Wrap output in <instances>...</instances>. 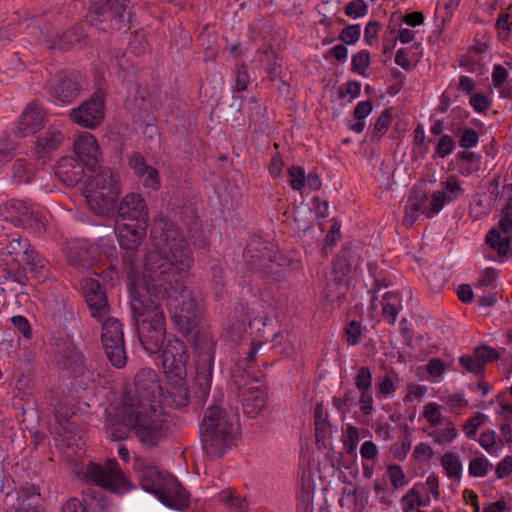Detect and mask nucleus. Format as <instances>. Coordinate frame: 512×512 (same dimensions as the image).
I'll return each instance as SVG.
<instances>
[{"label":"nucleus","instance_id":"62","mask_svg":"<svg viewBox=\"0 0 512 512\" xmlns=\"http://www.w3.org/2000/svg\"><path fill=\"white\" fill-rule=\"evenodd\" d=\"M17 144L10 138L0 139V164L7 163L15 156Z\"/></svg>","mask_w":512,"mask_h":512},{"label":"nucleus","instance_id":"23","mask_svg":"<svg viewBox=\"0 0 512 512\" xmlns=\"http://www.w3.org/2000/svg\"><path fill=\"white\" fill-rule=\"evenodd\" d=\"M55 358L60 365L69 369L76 377L84 375L87 370L83 354L76 347L67 342H62L57 345Z\"/></svg>","mask_w":512,"mask_h":512},{"label":"nucleus","instance_id":"21","mask_svg":"<svg viewBox=\"0 0 512 512\" xmlns=\"http://www.w3.org/2000/svg\"><path fill=\"white\" fill-rule=\"evenodd\" d=\"M499 359V353L488 345H482L474 349L472 354L460 357L459 363L469 373L482 374L487 363Z\"/></svg>","mask_w":512,"mask_h":512},{"label":"nucleus","instance_id":"31","mask_svg":"<svg viewBox=\"0 0 512 512\" xmlns=\"http://www.w3.org/2000/svg\"><path fill=\"white\" fill-rule=\"evenodd\" d=\"M29 246V241L17 234L7 235L0 239V255L10 256L13 261L19 263Z\"/></svg>","mask_w":512,"mask_h":512},{"label":"nucleus","instance_id":"27","mask_svg":"<svg viewBox=\"0 0 512 512\" xmlns=\"http://www.w3.org/2000/svg\"><path fill=\"white\" fill-rule=\"evenodd\" d=\"M157 498L172 509L182 510L188 506V493L174 476L168 477L166 486L159 492Z\"/></svg>","mask_w":512,"mask_h":512},{"label":"nucleus","instance_id":"4","mask_svg":"<svg viewBox=\"0 0 512 512\" xmlns=\"http://www.w3.org/2000/svg\"><path fill=\"white\" fill-rule=\"evenodd\" d=\"M261 346V342H252L246 356L236 361L231 369L233 383L239 390H243V410L250 417L258 415L266 407L268 399L267 388L256 375L254 365Z\"/></svg>","mask_w":512,"mask_h":512},{"label":"nucleus","instance_id":"32","mask_svg":"<svg viewBox=\"0 0 512 512\" xmlns=\"http://www.w3.org/2000/svg\"><path fill=\"white\" fill-rule=\"evenodd\" d=\"M428 196L425 193L414 195L410 198L405 206V215L403 217V224L407 227H412L419 218L420 213L426 216V209H429Z\"/></svg>","mask_w":512,"mask_h":512},{"label":"nucleus","instance_id":"51","mask_svg":"<svg viewBox=\"0 0 512 512\" xmlns=\"http://www.w3.org/2000/svg\"><path fill=\"white\" fill-rule=\"evenodd\" d=\"M496 229L500 231L502 236L512 234V204L507 203L501 209L498 228Z\"/></svg>","mask_w":512,"mask_h":512},{"label":"nucleus","instance_id":"22","mask_svg":"<svg viewBox=\"0 0 512 512\" xmlns=\"http://www.w3.org/2000/svg\"><path fill=\"white\" fill-rule=\"evenodd\" d=\"M20 493L26 497V500L20 501L17 493H6L4 502L8 508L13 512H42L36 503L39 493L35 485L28 482L21 484Z\"/></svg>","mask_w":512,"mask_h":512},{"label":"nucleus","instance_id":"47","mask_svg":"<svg viewBox=\"0 0 512 512\" xmlns=\"http://www.w3.org/2000/svg\"><path fill=\"white\" fill-rule=\"evenodd\" d=\"M370 66V53L368 50H361L354 54L351 59V71L366 76V70Z\"/></svg>","mask_w":512,"mask_h":512},{"label":"nucleus","instance_id":"29","mask_svg":"<svg viewBox=\"0 0 512 512\" xmlns=\"http://www.w3.org/2000/svg\"><path fill=\"white\" fill-rule=\"evenodd\" d=\"M168 477L173 476L159 471L155 466H145L139 474L143 489L155 496L166 486Z\"/></svg>","mask_w":512,"mask_h":512},{"label":"nucleus","instance_id":"26","mask_svg":"<svg viewBox=\"0 0 512 512\" xmlns=\"http://www.w3.org/2000/svg\"><path fill=\"white\" fill-rule=\"evenodd\" d=\"M74 152L79 161L87 166L88 169H94L97 165L99 149L96 138L88 132L80 134L74 141Z\"/></svg>","mask_w":512,"mask_h":512},{"label":"nucleus","instance_id":"52","mask_svg":"<svg viewBox=\"0 0 512 512\" xmlns=\"http://www.w3.org/2000/svg\"><path fill=\"white\" fill-rule=\"evenodd\" d=\"M305 170L293 165L288 169V183L294 190L301 191L305 187Z\"/></svg>","mask_w":512,"mask_h":512},{"label":"nucleus","instance_id":"30","mask_svg":"<svg viewBox=\"0 0 512 512\" xmlns=\"http://www.w3.org/2000/svg\"><path fill=\"white\" fill-rule=\"evenodd\" d=\"M64 141L65 136L62 132L55 128H49L38 137L35 152L39 157H45L50 152L58 150Z\"/></svg>","mask_w":512,"mask_h":512},{"label":"nucleus","instance_id":"5","mask_svg":"<svg viewBox=\"0 0 512 512\" xmlns=\"http://www.w3.org/2000/svg\"><path fill=\"white\" fill-rule=\"evenodd\" d=\"M237 430L229 413L217 405L209 406L200 425L203 450L212 458L222 457L234 444Z\"/></svg>","mask_w":512,"mask_h":512},{"label":"nucleus","instance_id":"19","mask_svg":"<svg viewBox=\"0 0 512 512\" xmlns=\"http://www.w3.org/2000/svg\"><path fill=\"white\" fill-rule=\"evenodd\" d=\"M463 192L458 178L454 175L449 176L440 183V189L433 191L428 196L429 209H426V217L432 218L437 215L446 205L455 201Z\"/></svg>","mask_w":512,"mask_h":512},{"label":"nucleus","instance_id":"15","mask_svg":"<svg viewBox=\"0 0 512 512\" xmlns=\"http://www.w3.org/2000/svg\"><path fill=\"white\" fill-rule=\"evenodd\" d=\"M104 102V92L97 90L88 100L70 112L71 121L85 128H95L104 118Z\"/></svg>","mask_w":512,"mask_h":512},{"label":"nucleus","instance_id":"12","mask_svg":"<svg viewBox=\"0 0 512 512\" xmlns=\"http://www.w3.org/2000/svg\"><path fill=\"white\" fill-rule=\"evenodd\" d=\"M129 3L130 0H98L91 5L86 20L93 26H99L110 19L120 28L130 20Z\"/></svg>","mask_w":512,"mask_h":512},{"label":"nucleus","instance_id":"34","mask_svg":"<svg viewBox=\"0 0 512 512\" xmlns=\"http://www.w3.org/2000/svg\"><path fill=\"white\" fill-rule=\"evenodd\" d=\"M485 242L491 249L496 250L500 257H503L512 249V233L502 236L499 230L491 229L486 235Z\"/></svg>","mask_w":512,"mask_h":512},{"label":"nucleus","instance_id":"10","mask_svg":"<svg viewBox=\"0 0 512 512\" xmlns=\"http://www.w3.org/2000/svg\"><path fill=\"white\" fill-rule=\"evenodd\" d=\"M195 346L199 350L196 366V386L201 398L208 397L211 389L215 341L208 331L198 332L195 336Z\"/></svg>","mask_w":512,"mask_h":512},{"label":"nucleus","instance_id":"14","mask_svg":"<svg viewBox=\"0 0 512 512\" xmlns=\"http://www.w3.org/2000/svg\"><path fill=\"white\" fill-rule=\"evenodd\" d=\"M189 358L184 341L168 339L162 352L164 373L169 379H184L187 375L186 364Z\"/></svg>","mask_w":512,"mask_h":512},{"label":"nucleus","instance_id":"48","mask_svg":"<svg viewBox=\"0 0 512 512\" xmlns=\"http://www.w3.org/2000/svg\"><path fill=\"white\" fill-rule=\"evenodd\" d=\"M493 469V465L484 456L475 457L469 463V474L473 477H484Z\"/></svg>","mask_w":512,"mask_h":512},{"label":"nucleus","instance_id":"37","mask_svg":"<svg viewBox=\"0 0 512 512\" xmlns=\"http://www.w3.org/2000/svg\"><path fill=\"white\" fill-rule=\"evenodd\" d=\"M219 499L230 509L231 512H246L248 502L245 498L235 494L231 489H225L219 493Z\"/></svg>","mask_w":512,"mask_h":512},{"label":"nucleus","instance_id":"13","mask_svg":"<svg viewBox=\"0 0 512 512\" xmlns=\"http://www.w3.org/2000/svg\"><path fill=\"white\" fill-rule=\"evenodd\" d=\"M85 84L82 76L75 71H60L48 84V93L54 101L70 104L74 101Z\"/></svg>","mask_w":512,"mask_h":512},{"label":"nucleus","instance_id":"20","mask_svg":"<svg viewBox=\"0 0 512 512\" xmlns=\"http://www.w3.org/2000/svg\"><path fill=\"white\" fill-rule=\"evenodd\" d=\"M124 404L107 410L105 432L106 437L111 441H122L129 437V431L136 435L138 424H128L124 419Z\"/></svg>","mask_w":512,"mask_h":512},{"label":"nucleus","instance_id":"49","mask_svg":"<svg viewBox=\"0 0 512 512\" xmlns=\"http://www.w3.org/2000/svg\"><path fill=\"white\" fill-rule=\"evenodd\" d=\"M424 418L428 421L430 426L436 427L441 424H447V419L439 411V405L436 403H428L424 407L423 411Z\"/></svg>","mask_w":512,"mask_h":512},{"label":"nucleus","instance_id":"16","mask_svg":"<svg viewBox=\"0 0 512 512\" xmlns=\"http://www.w3.org/2000/svg\"><path fill=\"white\" fill-rule=\"evenodd\" d=\"M139 224L140 227H148L149 209L145 199L139 193L126 194L117 207L116 222Z\"/></svg>","mask_w":512,"mask_h":512},{"label":"nucleus","instance_id":"6","mask_svg":"<svg viewBox=\"0 0 512 512\" xmlns=\"http://www.w3.org/2000/svg\"><path fill=\"white\" fill-rule=\"evenodd\" d=\"M94 174L82 188L89 209L96 215L107 216L115 208L121 193L119 174L109 167L92 169Z\"/></svg>","mask_w":512,"mask_h":512},{"label":"nucleus","instance_id":"28","mask_svg":"<svg viewBox=\"0 0 512 512\" xmlns=\"http://www.w3.org/2000/svg\"><path fill=\"white\" fill-rule=\"evenodd\" d=\"M83 163L74 157H64L56 165L57 178L67 186L78 184L84 176Z\"/></svg>","mask_w":512,"mask_h":512},{"label":"nucleus","instance_id":"53","mask_svg":"<svg viewBox=\"0 0 512 512\" xmlns=\"http://www.w3.org/2000/svg\"><path fill=\"white\" fill-rule=\"evenodd\" d=\"M80 37L81 35L76 29H68L62 34L58 42H55L54 45H50L49 48L59 47L62 50H68L80 42Z\"/></svg>","mask_w":512,"mask_h":512},{"label":"nucleus","instance_id":"45","mask_svg":"<svg viewBox=\"0 0 512 512\" xmlns=\"http://www.w3.org/2000/svg\"><path fill=\"white\" fill-rule=\"evenodd\" d=\"M392 111L391 109H385L374 124L372 132V140H380L381 137L388 131L392 123Z\"/></svg>","mask_w":512,"mask_h":512},{"label":"nucleus","instance_id":"1","mask_svg":"<svg viewBox=\"0 0 512 512\" xmlns=\"http://www.w3.org/2000/svg\"><path fill=\"white\" fill-rule=\"evenodd\" d=\"M157 250L148 254L142 287L155 299L167 300L174 323L188 332L197 324L199 308L184 278L194 264L184 235L170 222L159 219L153 230Z\"/></svg>","mask_w":512,"mask_h":512},{"label":"nucleus","instance_id":"33","mask_svg":"<svg viewBox=\"0 0 512 512\" xmlns=\"http://www.w3.org/2000/svg\"><path fill=\"white\" fill-rule=\"evenodd\" d=\"M382 316L389 324H395L397 316L402 309V299L399 293L387 292L381 301Z\"/></svg>","mask_w":512,"mask_h":512},{"label":"nucleus","instance_id":"36","mask_svg":"<svg viewBox=\"0 0 512 512\" xmlns=\"http://www.w3.org/2000/svg\"><path fill=\"white\" fill-rule=\"evenodd\" d=\"M372 109L373 105L370 100L360 101L353 111V117L356 119V122L349 125V129L357 134L362 133L365 128L364 119L372 112Z\"/></svg>","mask_w":512,"mask_h":512},{"label":"nucleus","instance_id":"18","mask_svg":"<svg viewBox=\"0 0 512 512\" xmlns=\"http://www.w3.org/2000/svg\"><path fill=\"white\" fill-rule=\"evenodd\" d=\"M82 290L90 316L102 321L110 313V305L105 287L98 280L85 278L82 281Z\"/></svg>","mask_w":512,"mask_h":512},{"label":"nucleus","instance_id":"56","mask_svg":"<svg viewBox=\"0 0 512 512\" xmlns=\"http://www.w3.org/2000/svg\"><path fill=\"white\" fill-rule=\"evenodd\" d=\"M362 326L353 320L345 328V340L348 346H355L361 341Z\"/></svg>","mask_w":512,"mask_h":512},{"label":"nucleus","instance_id":"8","mask_svg":"<svg viewBox=\"0 0 512 512\" xmlns=\"http://www.w3.org/2000/svg\"><path fill=\"white\" fill-rule=\"evenodd\" d=\"M247 268L259 273L262 278L278 281L282 277L281 256L277 255L273 245L261 237H252L244 251Z\"/></svg>","mask_w":512,"mask_h":512},{"label":"nucleus","instance_id":"44","mask_svg":"<svg viewBox=\"0 0 512 512\" xmlns=\"http://www.w3.org/2000/svg\"><path fill=\"white\" fill-rule=\"evenodd\" d=\"M21 226L36 235H42L46 231L44 217L35 209H33L32 212L24 218Z\"/></svg>","mask_w":512,"mask_h":512},{"label":"nucleus","instance_id":"59","mask_svg":"<svg viewBox=\"0 0 512 512\" xmlns=\"http://www.w3.org/2000/svg\"><path fill=\"white\" fill-rule=\"evenodd\" d=\"M327 425V413L322 404H317L315 407V435L317 439L324 437Z\"/></svg>","mask_w":512,"mask_h":512},{"label":"nucleus","instance_id":"58","mask_svg":"<svg viewBox=\"0 0 512 512\" xmlns=\"http://www.w3.org/2000/svg\"><path fill=\"white\" fill-rule=\"evenodd\" d=\"M368 12V5L363 0H353L346 4L344 13L351 18L364 17Z\"/></svg>","mask_w":512,"mask_h":512},{"label":"nucleus","instance_id":"46","mask_svg":"<svg viewBox=\"0 0 512 512\" xmlns=\"http://www.w3.org/2000/svg\"><path fill=\"white\" fill-rule=\"evenodd\" d=\"M397 382H399L398 374L394 369H390L380 379L377 388L383 396H388L396 391Z\"/></svg>","mask_w":512,"mask_h":512},{"label":"nucleus","instance_id":"25","mask_svg":"<svg viewBox=\"0 0 512 512\" xmlns=\"http://www.w3.org/2000/svg\"><path fill=\"white\" fill-rule=\"evenodd\" d=\"M44 119V110L36 103L29 104L19 118L16 136L23 138L36 133L43 126Z\"/></svg>","mask_w":512,"mask_h":512},{"label":"nucleus","instance_id":"60","mask_svg":"<svg viewBox=\"0 0 512 512\" xmlns=\"http://www.w3.org/2000/svg\"><path fill=\"white\" fill-rule=\"evenodd\" d=\"M479 134L473 128H464L459 136V145L463 149H471L478 145Z\"/></svg>","mask_w":512,"mask_h":512},{"label":"nucleus","instance_id":"43","mask_svg":"<svg viewBox=\"0 0 512 512\" xmlns=\"http://www.w3.org/2000/svg\"><path fill=\"white\" fill-rule=\"evenodd\" d=\"M19 263H24L31 267V270L34 272H40L46 268L48 261L39 255L35 249L30 245L23 255L20 258Z\"/></svg>","mask_w":512,"mask_h":512},{"label":"nucleus","instance_id":"2","mask_svg":"<svg viewBox=\"0 0 512 512\" xmlns=\"http://www.w3.org/2000/svg\"><path fill=\"white\" fill-rule=\"evenodd\" d=\"M161 391L157 373L151 368L135 375L134 389L123 393L124 419L138 424L136 437L144 447L156 448L167 437L169 423L161 406Z\"/></svg>","mask_w":512,"mask_h":512},{"label":"nucleus","instance_id":"42","mask_svg":"<svg viewBox=\"0 0 512 512\" xmlns=\"http://www.w3.org/2000/svg\"><path fill=\"white\" fill-rule=\"evenodd\" d=\"M446 428L437 429L429 433L433 441L439 445L449 444L458 436V431L451 421H447Z\"/></svg>","mask_w":512,"mask_h":512},{"label":"nucleus","instance_id":"24","mask_svg":"<svg viewBox=\"0 0 512 512\" xmlns=\"http://www.w3.org/2000/svg\"><path fill=\"white\" fill-rule=\"evenodd\" d=\"M65 255L72 266L88 269L96 259V249L86 241H71L65 247Z\"/></svg>","mask_w":512,"mask_h":512},{"label":"nucleus","instance_id":"3","mask_svg":"<svg viewBox=\"0 0 512 512\" xmlns=\"http://www.w3.org/2000/svg\"><path fill=\"white\" fill-rule=\"evenodd\" d=\"M137 295L131 303L133 318L136 321L139 340L150 354L161 351L166 335V317L160 299H155L138 284Z\"/></svg>","mask_w":512,"mask_h":512},{"label":"nucleus","instance_id":"57","mask_svg":"<svg viewBox=\"0 0 512 512\" xmlns=\"http://www.w3.org/2000/svg\"><path fill=\"white\" fill-rule=\"evenodd\" d=\"M455 148V141L451 135L443 134L435 147V154L440 158L450 155Z\"/></svg>","mask_w":512,"mask_h":512},{"label":"nucleus","instance_id":"41","mask_svg":"<svg viewBox=\"0 0 512 512\" xmlns=\"http://www.w3.org/2000/svg\"><path fill=\"white\" fill-rule=\"evenodd\" d=\"M441 465L449 478L460 479L462 474V463L460 459L451 452H446L441 457Z\"/></svg>","mask_w":512,"mask_h":512},{"label":"nucleus","instance_id":"63","mask_svg":"<svg viewBox=\"0 0 512 512\" xmlns=\"http://www.w3.org/2000/svg\"><path fill=\"white\" fill-rule=\"evenodd\" d=\"M128 162L134 174L139 177L145 176V172L150 167V165L146 163L143 155L139 152H133L130 155Z\"/></svg>","mask_w":512,"mask_h":512},{"label":"nucleus","instance_id":"54","mask_svg":"<svg viewBox=\"0 0 512 512\" xmlns=\"http://www.w3.org/2000/svg\"><path fill=\"white\" fill-rule=\"evenodd\" d=\"M266 62L264 65L265 71L271 81H275L281 74V64L278 62L277 55L273 50L267 51Z\"/></svg>","mask_w":512,"mask_h":512},{"label":"nucleus","instance_id":"64","mask_svg":"<svg viewBox=\"0 0 512 512\" xmlns=\"http://www.w3.org/2000/svg\"><path fill=\"white\" fill-rule=\"evenodd\" d=\"M12 326L26 339L32 338V328L28 319L22 315H16L10 318Z\"/></svg>","mask_w":512,"mask_h":512},{"label":"nucleus","instance_id":"39","mask_svg":"<svg viewBox=\"0 0 512 512\" xmlns=\"http://www.w3.org/2000/svg\"><path fill=\"white\" fill-rule=\"evenodd\" d=\"M351 264L345 254H340L333 262V274L338 284L348 283Z\"/></svg>","mask_w":512,"mask_h":512},{"label":"nucleus","instance_id":"7","mask_svg":"<svg viewBox=\"0 0 512 512\" xmlns=\"http://www.w3.org/2000/svg\"><path fill=\"white\" fill-rule=\"evenodd\" d=\"M159 219H165L166 221L172 223L182 234V230L170 219L161 215L157 217L151 229V237L153 240L154 249L150 250L148 253L144 254L142 251L138 250V247L141 245L145 235L147 227H140L139 224L136 223H121L116 222V233L118 237L119 244L121 248L126 250V253L123 256V262L125 265V269L128 271L129 279L132 281H137L138 277L141 276L139 282L143 283V274H144V265L147 259L148 254L157 250V246L155 243V239L153 236V230L156 226V222Z\"/></svg>","mask_w":512,"mask_h":512},{"label":"nucleus","instance_id":"55","mask_svg":"<svg viewBox=\"0 0 512 512\" xmlns=\"http://www.w3.org/2000/svg\"><path fill=\"white\" fill-rule=\"evenodd\" d=\"M361 35L360 24L347 25L339 34L338 39L346 45H354Z\"/></svg>","mask_w":512,"mask_h":512},{"label":"nucleus","instance_id":"38","mask_svg":"<svg viewBox=\"0 0 512 512\" xmlns=\"http://www.w3.org/2000/svg\"><path fill=\"white\" fill-rule=\"evenodd\" d=\"M12 178L16 183H29L34 178L31 164L24 158L17 159L12 166Z\"/></svg>","mask_w":512,"mask_h":512},{"label":"nucleus","instance_id":"50","mask_svg":"<svg viewBox=\"0 0 512 512\" xmlns=\"http://www.w3.org/2000/svg\"><path fill=\"white\" fill-rule=\"evenodd\" d=\"M387 475L390 483L395 490L403 488L408 481L402 467L398 464H390L387 466Z\"/></svg>","mask_w":512,"mask_h":512},{"label":"nucleus","instance_id":"35","mask_svg":"<svg viewBox=\"0 0 512 512\" xmlns=\"http://www.w3.org/2000/svg\"><path fill=\"white\" fill-rule=\"evenodd\" d=\"M186 378L184 379H174L175 383H170V388L168 390V396L171 399L172 404L176 408L184 407L189 402V389L186 383Z\"/></svg>","mask_w":512,"mask_h":512},{"label":"nucleus","instance_id":"9","mask_svg":"<svg viewBox=\"0 0 512 512\" xmlns=\"http://www.w3.org/2000/svg\"><path fill=\"white\" fill-rule=\"evenodd\" d=\"M84 479L114 494L122 495L132 489V484L124 475L115 459L105 465L89 463L83 471Z\"/></svg>","mask_w":512,"mask_h":512},{"label":"nucleus","instance_id":"40","mask_svg":"<svg viewBox=\"0 0 512 512\" xmlns=\"http://www.w3.org/2000/svg\"><path fill=\"white\" fill-rule=\"evenodd\" d=\"M419 485L416 484L401 498V508L403 512H410L417 506H425L426 503L423 501L421 491L418 489Z\"/></svg>","mask_w":512,"mask_h":512},{"label":"nucleus","instance_id":"11","mask_svg":"<svg viewBox=\"0 0 512 512\" xmlns=\"http://www.w3.org/2000/svg\"><path fill=\"white\" fill-rule=\"evenodd\" d=\"M102 321L101 341L106 356L114 367L122 368L127 361L123 325L114 317L107 316Z\"/></svg>","mask_w":512,"mask_h":512},{"label":"nucleus","instance_id":"61","mask_svg":"<svg viewBox=\"0 0 512 512\" xmlns=\"http://www.w3.org/2000/svg\"><path fill=\"white\" fill-rule=\"evenodd\" d=\"M354 384L358 390H365L372 388V373L371 369L367 366H362L358 369L354 378Z\"/></svg>","mask_w":512,"mask_h":512},{"label":"nucleus","instance_id":"17","mask_svg":"<svg viewBox=\"0 0 512 512\" xmlns=\"http://www.w3.org/2000/svg\"><path fill=\"white\" fill-rule=\"evenodd\" d=\"M111 507V502L103 491L95 487L83 489L82 500L70 498L61 509V512H107Z\"/></svg>","mask_w":512,"mask_h":512}]
</instances>
